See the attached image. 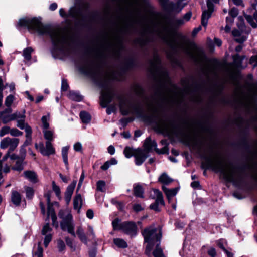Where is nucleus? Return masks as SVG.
<instances>
[{
	"label": "nucleus",
	"mask_w": 257,
	"mask_h": 257,
	"mask_svg": "<svg viewBox=\"0 0 257 257\" xmlns=\"http://www.w3.org/2000/svg\"><path fill=\"white\" fill-rule=\"evenodd\" d=\"M18 25L21 27H26L30 32H36L40 35L50 36L53 44L52 53L57 57L68 56L71 52V46L67 36L61 30L52 29L44 26L41 19L37 18H25L19 20Z\"/></svg>",
	"instance_id": "nucleus-1"
},
{
	"label": "nucleus",
	"mask_w": 257,
	"mask_h": 257,
	"mask_svg": "<svg viewBox=\"0 0 257 257\" xmlns=\"http://www.w3.org/2000/svg\"><path fill=\"white\" fill-rule=\"evenodd\" d=\"M145 103L149 114L144 112V109L140 104L132 105L128 108L124 109L122 105L120 106V110L123 115H127L131 112L136 114L138 117L143 119L149 123H154L156 124L162 123V119L160 117L159 112L154 104V99H148L145 98Z\"/></svg>",
	"instance_id": "nucleus-2"
},
{
	"label": "nucleus",
	"mask_w": 257,
	"mask_h": 257,
	"mask_svg": "<svg viewBox=\"0 0 257 257\" xmlns=\"http://www.w3.org/2000/svg\"><path fill=\"white\" fill-rule=\"evenodd\" d=\"M150 70L158 81L159 86L157 91L158 95L160 96L163 101H166L170 97V94L167 88L169 80L166 71L161 67L160 60L158 57H154L153 60L151 61Z\"/></svg>",
	"instance_id": "nucleus-3"
},
{
	"label": "nucleus",
	"mask_w": 257,
	"mask_h": 257,
	"mask_svg": "<svg viewBox=\"0 0 257 257\" xmlns=\"http://www.w3.org/2000/svg\"><path fill=\"white\" fill-rule=\"evenodd\" d=\"M206 162L208 167L216 172L221 173L227 182L235 183L237 181L239 173L235 166H231L228 168L222 161L217 159L207 158Z\"/></svg>",
	"instance_id": "nucleus-4"
},
{
	"label": "nucleus",
	"mask_w": 257,
	"mask_h": 257,
	"mask_svg": "<svg viewBox=\"0 0 257 257\" xmlns=\"http://www.w3.org/2000/svg\"><path fill=\"white\" fill-rule=\"evenodd\" d=\"M142 235L145 242L148 243L146 247L145 253L150 256L151 251L155 244L160 243L162 233L160 231L158 232L157 229L154 226H150L143 231Z\"/></svg>",
	"instance_id": "nucleus-5"
},
{
	"label": "nucleus",
	"mask_w": 257,
	"mask_h": 257,
	"mask_svg": "<svg viewBox=\"0 0 257 257\" xmlns=\"http://www.w3.org/2000/svg\"><path fill=\"white\" fill-rule=\"evenodd\" d=\"M58 216L62 220L60 223L61 229L64 231L67 230L73 236L75 237L76 233L74 230V225L71 214L68 210H62L59 211Z\"/></svg>",
	"instance_id": "nucleus-6"
},
{
	"label": "nucleus",
	"mask_w": 257,
	"mask_h": 257,
	"mask_svg": "<svg viewBox=\"0 0 257 257\" xmlns=\"http://www.w3.org/2000/svg\"><path fill=\"white\" fill-rule=\"evenodd\" d=\"M80 71L83 74L92 78H95L99 75V69L93 61H87L80 68Z\"/></svg>",
	"instance_id": "nucleus-7"
},
{
	"label": "nucleus",
	"mask_w": 257,
	"mask_h": 257,
	"mask_svg": "<svg viewBox=\"0 0 257 257\" xmlns=\"http://www.w3.org/2000/svg\"><path fill=\"white\" fill-rule=\"evenodd\" d=\"M59 12L60 16L65 19L71 18L75 21H79L82 17V11L79 7H72L68 13H66L64 9L61 8Z\"/></svg>",
	"instance_id": "nucleus-8"
},
{
	"label": "nucleus",
	"mask_w": 257,
	"mask_h": 257,
	"mask_svg": "<svg viewBox=\"0 0 257 257\" xmlns=\"http://www.w3.org/2000/svg\"><path fill=\"white\" fill-rule=\"evenodd\" d=\"M108 42L102 43L94 49V55L95 59L99 62H102L106 58V52L108 50Z\"/></svg>",
	"instance_id": "nucleus-9"
},
{
	"label": "nucleus",
	"mask_w": 257,
	"mask_h": 257,
	"mask_svg": "<svg viewBox=\"0 0 257 257\" xmlns=\"http://www.w3.org/2000/svg\"><path fill=\"white\" fill-rule=\"evenodd\" d=\"M35 146L43 156H49L55 153V148L53 147L51 142L46 141L45 148L43 143H36Z\"/></svg>",
	"instance_id": "nucleus-10"
},
{
	"label": "nucleus",
	"mask_w": 257,
	"mask_h": 257,
	"mask_svg": "<svg viewBox=\"0 0 257 257\" xmlns=\"http://www.w3.org/2000/svg\"><path fill=\"white\" fill-rule=\"evenodd\" d=\"M113 93L110 87L104 88L101 92L100 97L101 105L106 107L112 101Z\"/></svg>",
	"instance_id": "nucleus-11"
},
{
	"label": "nucleus",
	"mask_w": 257,
	"mask_h": 257,
	"mask_svg": "<svg viewBox=\"0 0 257 257\" xmlns=\"http://www.w3.org/2000/svg\"><path fill=\"white\" fill-rule=\"evenodd\" d=\"M207 9L204 10L201 16V25L206 27L208 24V20L211 17L214 11V4L211 0H207Z\"/></svg>",
	"instance_id": "nucleus-12"
},
{
	"label": "nucleus",
	"mask_w": 257,
	"mask_h": 257,
	"mask_svg": "<svg viewBox=\"0 0 257 257\" xmlns=\"http://www.w3.org/2000/svg\"><path fill=\"white\" fill-rule=\"evenodd\" d=\"M171 34V28L167 24H162L158 30V36L167 43H169V39Z\"/></svg>",
	"instance_id": "nucleus-13"
},
{
	"label": "nucleus",
	"mask_w": 257,
	"mask_h": 257,
	"mask_svg": "<svg viewBox=\"0 0 257 257\" xmlns=\"http://www.w3.org/2000/svg\"><path fill=\"white\" fill-rule=\"evenodd\" d=\"M122 231L126 234L133 237L137 234V226L135 223L131 221H126L122 223Z\"/></svg>",
	"instance_id": "nucleus-14"
},
{
	"label": "nucleus",
	"mask_w": 257,
	"mask_h": 257,
	"mask_svg": "<svg viewBox=\"0 0 257 257\" xmlns=\"http://www.w3.org/2000/svg\"><path fill=\"white\" fill-rule=\"evenodd\" d=\"M257 6V0H255V3L252 5V8L248 10L249 11L253 10V16L249 14H244V16L248 22V23L254 28L257 27V11L256 10V7Z\"/></svg>",
	"instance_id": "nucleus-15"
},
{
	"label": "nucleus",
	"mask_w": 257,
	"mask_h": 257,
	"mask_svg": "<svg viewBox=\"0 0 257 257\" xmlns=\"http://www.w3.org/2000/svg\"><path fill=\"white\" fill-rule=\"evenodd\" d=\"M134 156L135 158V164L136 165H142L145 160L149 156L148 153L145 150L138 149L135 151Z\"/></svg>",
	"instance_id": "nucleus-16"
},
{
	"label": "nucleus",
	"mask_w": 257,
	"mask_h": 257,
	"mask_svg": "<svg viewBox=\"0 0 257 257\" xmlns=\"http://www.w3.org/2000/svg\"><path fill=\"white\" fill-rule=\"evenodd\" d=\"M52 228L50 227L48 223H46L43 227L42 230V234L45 235L44 244L45 247H47L52 240L51 234Z\"/></svg>",
	"instance_id": "nucleus-17"
},
{
	"label": "nucleus",
	"mask_w": 257,
	"mask_h": 257,
	"mask_svg": "<svg viewBox=\"0 0 257 257\" xmlns=\"http://www.w3.org/2000/svg\"><path fill=\"white\" fill-rule=\"evenodd\" d=\"M25 118L17 120V126L21 130L24 129L26 132V137L31 140L32 132V128L27 123H25Z\"/></svg>",
	"instance_id": "nucleus-18"
},
{
	"label": "nucleus",
	"mask_w": 257,
	"mask_h": 257,
	"mask_svg": "<svg viewBox=\"0 0 257 257\" xmlns=\"http://www.w3.org/2000/svg\"><path fill=\"white\" fill-rule=\"evenodd\" d=\"M157 143L154 140H152L150 137L147 138L144 143V150L147 153L154 150L155 151L157 149Z\"/></svg>",
	"instance_id": "nucleus-19"
},
{
	"label": "nucleus",
	"mask_w": 257,
	"mask_h": 257,
	"mask_svg": "<svg viewBox=\"0 0 257 257\" xmlns=\"http://www.w3.org/2000/svg\"><path fill=\"white\" fill-rule=\"evenodd\" d=\"M76 184V182H73L67 187L66 191L65 193V199L67 204H69L71 201V196L73 194Z\"/></svg>",
	"instance_id": "nucleus-20"
},
{
	"label": "nucleus",
	"mask_w": 257,
	"mask_h": 257,
	"mask_svg": "<svg viewBox=\"0 0 257 257\" xmlns=\"http://www.w3.org/2000/svg\"><path fill=\"white\" fill-rule=\"evenodd\" d=\"M83 203L81 195L80 194H76L73 199V207L74 209L79 212L82 207Z\"/></svg>",
	"instance_id": "nucleus-21"
},
{
	"label": "nucleus",
	"mask_w": 257,
	"mask_h": 257,
	"mask_svg": "<svg viewBox=\"0 0 257 257\" xmlns=\"http://www.w3.org/2000/svg\"><path fill=\"white\" fill-rule=\"evenodd\" d=\"M162 188L164 193H165L169 201H170L172 197H173L176 195L178 192V189L177 188L170 189L167 188L165 186H163Z\"/></svg>",
	"instance_id": "nucleus-22"
},
{
	"label": "nucleus",
	"mask_w": 257,
	"mask_h": 257,
	"mask_svg": "<svg viewBox=\"0 0 257 257\" xmlns=\"http://www.w3.org/2000/svg\"><path fill=\"white\" fill-rule=\"evenodd\" d=\"M11 201L12 203L16 206L20 205L21 202V195L17 191H12L11 194Z\"/></svg>",
	"instance_id": "nucleus-23"
},
{
	"label": "nucleus",
	"mask_w": 257,
	"mask_h": 257,
	"mask_svg": "<svg viewBox=\"0 0 257 257\" xmlns=\"http://www.w3.org/2000/svg\"><path fill=\"white\" fill-rule=\"evenodd\" d=\"M25 177L33 183L38 182L37 175L36 173L32 171H26L24 172Z\"/></svg>",
	"instance_id": "nucleus-24"
},
{
	"label": "nucleus",
	"mask_w": 257,
	"mask_h": 257,
	"mask_svg": "<svg viewBox=\"0 0 257 257\" xmlns=\"http://www.w3.org/2000/svg\"><path fill=\"white\" fill-rule=\"evenodd\" d=\"M44 137L46 141L52 142L54 138V129L49 128L42 130Z\"/></svg>",
	"instance_id": "nucleus-25"
},
{
	"label": "nucleus",
	"mask_w": 257,
	"mask_h": 257,
	"mask_svg": "<svg viewBox=\"0 0 257 257\" xmlns=\"http://www.w3.org/2000/svg\"><path fill=\"white\" fill-rule=\"evenodd\" d=\"M49 217L51 218L52 224L53 225H56V226H58L56 215L55 214L54 208L51 206L50 205H48L47 217Z\"/></svg>",
	"instance_id": "nucleus-26"
},
{
	"label": "nucleus",
	"mask_w": 257,
	"mask_h": 257,
	"mask_svg": "<svg viewBox=\"0 0 257 257\" xmlns=\"http://www.w3.org/2000/svg\"><path fill=\"white\" fill-rule=\"evenodd\" d=\"M69 147L65 146L62 148L61 154L63 159V161L65 164L66 168L68 170L69 169V164L68 160V152Z\"/></svg>",
	"instance_id": "nucleus-27"
},
{
	"label": "nucleus",
	"mask_w": 257,
	"mask_h": 257,
	"mask_svg": "<svg viewBox=\"0 0 257 257\" xmlns=\"http://www.w3.org/2000/svg\"><path fill=\"white\" fill-rule=\"evenodd\" d=\"M69 98L73 101L80 102L82 100L83 96L79 92L71 91L68 94Z\"/></svg>",
	"instance_id": "nucleus-28"
},
{
	"label": "nucleus",
	"mask_w": 257,
	"mask_h": 257,
	"mask_svg": "<svg viewBox=\"0 0 257 257\" xmlns=\"http://www.w3.org/2000/svg\"><path fill=\"white\" fill-rule=\"evenodd\" d=\"M134 193L136 197L143 198L144 190L143 187L139 184L134 185Z\"/></svg>",
	"instance_id": "nucleus-29"
},
{
	"label": "nucleus",
	"mask_w": 257,
	"mask_h": 257,
	"mask_svg": "<svg viewBox=\"0 0 257 257\" xmlns=\"http://www.w3.org/2000/svg\"><path fill=\"white\" fill-rule=\"evenodd\" d=\"M76 234L78 235L80 240L84 244H87V237L85 235L83 229L81 227H78L76 231Z\"/></svg>",
	"instance_id": "nucleus-30"
},
{
	"label": "nucleus",
	"mask_w": 257,
	"mask_h": 257,
	"mask_svg": "<svg viewBox=\"0 0 257 257\" xmlns=\"http://www.w3.org/2000/svg\"><path fill=\"white\" fill-rule=\"evenodd\" d=\"M153 191L156 197L155 202L158 205L159 204L164 205V201L163 200L162 193L159 190L156 189H153Z\"/></svg>",
	"instance_id": "nucleus-31"
},
{
	"label": "nucleus",
	"mask_w": 257,
	"mask_h": 257,
	"mask_svg": "<svg viewBox=\"0 0 257 257\" xmlns=\"http://www.w3.org/2000/svg\"><path fill=\"white\" fill-rule=\"evenodd\" d=\"M159 181L164 184L168 185L173 181V179L171 178L166 173H163L159 177Z\"/></svg>",
	"instance_id": "nucleus-32"
},
{
	"label": "nucleus",
	"mask_w": 257,
	"mask_h": 257,
	"mask_svg": "<svg viewBox=\"0 0 257 257\" xmlns=\"http://www.w3.org/2000/svg\"><path fill=\"white\" fill-rule=\"evenodd\" d=\"M153 255L154 257H165L163 250L160 247V243L156 244V248L153 252Z\"/></svg>",
	"instance_id": "nucleus-33"
},
{
	"label": "nucleus",
	"mask_w": 257,
	"mask_h": 257,
	"mask_svg": "<svg viewBox=\"0 0 257 257\" xmlns=\"http://www.w3.org/2000/svg\"><path fill=\"white\" fill-rule=\"evenodd\" d=\"M80 117L84 123H88L91 120L90 115L86 111H81L79 114Z\"/></svg>",
	"instance_id": "nucleus-34"
},
{
	"label": "nucleus",
	"mask_w": 257,
	"mask_h": 257,
	"mask_svg": "<svg viewBox=\"0 0 257 257\" xmlns=\"http://www.w3.org/2000/svg\"><path fill=\"white\" fill-rule=\"evenodd\" d=\"M33 51V49L31 47H28L24 49L23 53V56L24 58L28 61L30 60L31 59V54Z\"/></svg>",
	"instance_id": "nucleus-35"
},
{
	"label": "nucleus",
	"mask_w": 257,
	"mask_h": 257,
	"mask_svg": "<svg viewBox=\"0 0 257 257\" xmlns=\"http://www.w3.org/2000/svg\"><path fill=\"white\" fill-rule=\"evenodd\" d=\"M114 243L118 247L125 248L127 247L126 242L121 238H115L113 240Z\"/></svg>",
	"instance_id": "nucleus-36"
},
{
	"label": "nucleus",
	"mask_w": 257,
	"mask_h": 257,
	"mask_svg": "<svg viewBox=\"0 0 257 257\" xmlns=\"http://www.w3.org/2000/svg\"><path fill=\"white\" fill-rule=\"evenodd\" d=\"M24 158H19L17 160L16 164L12 167L14 170L21 171L23 169V162Z\"/></svg>",
	"instance_id": "nucleus-37"
},
{
	"label": "nucleus",
	"mask_w": 257,
	"mask_h": 257,
	"mask_svg": "<svg viewBox=\"0 0 257 257\" xmlns=\"http://www.w3.org/2000/svg\"><path fill=\"white\" fill-rule=\"evenodd\" d=\"M19 143V139L18 138H11L9 152H11L13 151L18 146Z\"/></svg>",
	"instance_id": "nucleus-38"
},
{
	"label": "nucleus",
	"mask_w": 257,
	"mask_h": 257,
	"mask_svg": "<svg viewBox=\"0 0 257 257\" xmlns=\"http://www.w3.org/2000/svg\"><path fill=\"white\" fill-rule=\"evenodd\" d=\"M25 113V110H24L23 111V113H20V112L17 111V112L14 113L13 114H12V118H11V119H13V120H17V121L19 119H23L24 118L26 117Z\"/></svg>",
	"instance_id": "nucleus-39"
},
{
	"label": "nucleus",
	"mask_w": 257,
	"mask_h": 257,
	"mask_svg": "<svg viewBox=\"0 0 257 257\" xmlns=\"http://www.w3.org/2000/svg\"><path fill=\"white\" fill-rule=\"evenodd\" d=\"M49 120V116L48 115L43 116L41 118V121L42 123V130L49 128L50 127L49 123L48 122Z\"/></svg>",
	"instance_id": "nucleus-40"
},
{
	"label": "nucleus",
	"mask_w": 257,
	"mask_h": 257,
	"mask_svg": "<svg viewBox=\"0 0 257 257\" xmlns=\"http://www.w3.org/2000/svg\"><path fill=\"white\" fill-rule=\"evenodd\" d=\"M244 58V56H240L239 54H237L233 56V62L237 66L240 65H241Z\"/></svg>",
	"instance_id": "nucleus-41"
},
{
	"label": "nucleus",
	"mask_w": 257,
	"mask_h": 257,
	"mask_svg": "<svg viewBox=\"0 0 257 257\" xmlns=\"http://www.w3.org/2000/svg\"><path fill=\"white\" fill-rule=\"evenodd\" d=\"M11 138L9 137H6L3 139L0 143V147L2 149H6L9 147L10 143L11 141Z\"/></svg>",
	"instance_id": "nucleus-42"
},
{
	"label": "nucleus",
	"mask_w": 257,
	"mask_h": 257,
	"mask_svg": "<svg viewBox=\"0 0 257 257\" xmlns=\"http://www.w3.org/2000/svg\"><path fill=\"white\" fill-rule=\"evenodd\" d=\"M113 229L115 230H121L122 223H120V220L118 218L115 219L112 222Z\"/></svg>",
	"instance_id": "nucleus-43"
},
{
	"label": "nucleus",
	"mask_w": 257,
	"mask_h": 257,
	"mask_svg": "<svg viewBox=\"0 0 257 257\" xmlns=\"http://www.w3.org/2000/svg\"><path fill=\"white\" fill-rule=\"evenodd\" d=\"M123 153L126 158H130L134 156L135 151L130 147H126L124 149Z\"/></svg>",
	"instance_id": "nucleus-44"
},
{
	"label": "nucleus",
	"mask_w": 257,
	"mask_h": 257,
	"mask_svg": "<svg viewBox=\"0 0 257 257\" xmlns=\"http://www.w3.org/2000/svg\"><path fill=\"white\" fill-rule=\"evenodd\" d=\"M25 191L26 197L28 199H32L34 194V191L33 188L30 187H26Z\"/></svg>",
	"instance_id": "nucleus-45"
},
{
	"label": "nucleus",
	"mask_w": 257,
	"mask_h": 257,
	"mask_svg": "<svg viewBox=\"0 0 257 257\" xmlns=\"http://www.w3.org/2000/svg\"><path fill=\"white\" fill-rule=\"evenodd\" d=\"M12 114H6L4 115H0V118L1 119V120L2 122L4 124H6L8 123L9 122L13 120V119H11Z\"/></svg>",
	"instance_id": "nucleus-46"
},
{
	"label": "nucleus",
	"mask_w": 257,
	"mask_h": 257,
	"mask_svg": "<svg viewBox=\"0 0 257 257\" xmlns=\"http://www.w3.org/2000/svg\"><path fill=\"white\" fill-rule=\"evenodd\" d=\"M14 97L13 95L10 94L8 95L5 99V104L7 107H11L12 104L13 102Z\"/></svg>",
	"instance_id": "nucleus-47"
},
{
	"label": "nucleus",
	"mask_w": 257,
	"mask_h": 257,
	"mask_svg": "<svg viewBox=\"0 0 257 257\" xmlns=\"http://www.w3.org/2000/svg\"><path fill=\"white\" fill-rule=\"evenodd\" d=\"M217 244L219 247L224 251L226 248L225 247L227 246V242L223 239H220L217 241Z\"/></svg>",
	"instance_id": "nucleus-48"
},
{
	"label": "nucleus",
	"mask_w": 257,
	"mask_h": 257,
	"mask_svg": "<svg viewBox=\"0 0 257 257\" xmlns=\"http://www.w3.org/2000/svg\"><path fill=\"white\" fill-rule=\"evenodd\" d=\"M105 183L104 181H98L97 183V190L100 192L105 191Z\"/></svg>",
	"instance_id": "nucleus-49"
},
{
	"label": "nucleus",
	"mask_w": 257,
	"mask_h": 257,
	"mask_svg": "<svg viewBox=\"0 0 257 257\" xmlns=\"http://www.w3.org/2000/svg\"><path fill=\"white\" fill-rule=\"evenodd\" d=\"M52 188L53 191L55 193L56 195L59 198L60 197L61 191L60 187L57 186L54 181L52 182Z\"/></svg>",
	"instance_id": "nucleus-50"
},
{
	"label": "nucleus",
	"mask_w": 257,
	"mask_h": 257,
	"mask_svg": "<svg viewBox=\"0 0 257 257\" xmlns=\"http://www.w3.org/2000/svg\"><path fill=\"white\" fill-rule=\"evenodd\" d=\"M23 132H21L16 128H11L10 135L12 136L17 137L22 135Z\"/></svg>",
	"instance_id": "nucleus-51"
},
{
	"label": "nucleus",
	"mask_w": 257,
	"mask_h": 257,
	"mask_svg": "<svg viewBox=\"0 0 257 257\" xmlns=\"http://www.w3.org/2000/svg\"><path fill=\"white\" fill-rule=\"evenodd\" d=\"M11 128L8 126H5L2 127L0 130V137H3L9 133L10 134Z\"/></svg>",
	"instance_id": "nucleus-52"
},
{
	"label": "nucleus",
	"mask_w": 257,
	"mask_h": 257,
	"mask_svg": "<svg viewBox=\"0 0 257 257\" xmlns=\"http://www.w3.org/2000/svg\"><path fill=\"white\" fill-rule=\"evenodd\" d=\"M65 241L67 245L72 249V251L75 250V245L73 244V241L68 237L65 238Z\"/></svg>",
	"instance_id": "nucleus-53"
},
{
	"label": "nucleus",
	"mask_w": 257,
	"mask_h": 257,
	"mask_svg": "<svg viewBox=\"0 0 257 257\" xmlns=\"http://www.w3.org/2000/svg\"><path fill=\"white\" fill-rule=\"evenodd\" d=\"M148 42L147 38L140 37L136 39V42L141 46H145Z\"/></svg>",
	"instance_id": "nucleus-54"
},
{
	"label": "nucleus",
	"mask_w": 257,
	"mask_h": 257,
	"mask_svg": "<svg viewBox=\"0 0 257 257\" xmlns=\"http://www.w3.org/2000/svg\"><path fill=\"white\" fill-rule=\"evenodd\" d=\"M57 246L59 252L63 251L65 248V243L62 240H59L58 241Z\"/></svg>",
	"instance_id": "nucleus-55"
},
{
	"label": "nucleus",
	"mask_w": 257,
	"mask_h": 257,
	"mask_svg": "<svg viewBox=\"0 0 257 257\" xmlns=\"http://www.w3.org/2000/svg\"><path fill=\"white\" fill-rule=\"evenodd\" d=\"M133 209L136 212L141 211L144 209V208L140 204H134L133 205Z\"/></svg>",
	"instance_id": "nucleus-56"
},
{
	"label": "nucleus",
	"mask_w": 257,
	"mask_h": 257,
	"mask_svg": "<svg viewBox=\"0 0 257 257\" xmlns=\"http://www.w3.org/2000/svg\"><path fill=\"white\" fill-rule=\"evenodd\" d=\"M133 119L131 118H124L120 120V123L121 125L124 127L126 126L128 123L131 122Z\"/></svg>",
	"instance_id": "nucleus-57"
},
{
	"label": "nucleus",
	"mask_w": 257,
	"mask_h": 257,
	"mask_svg": "<svg viewBox=\"0 0 257 257\" xmlns=\"http://www.w3.org/2000/svg\"><path fill=\"white\" fill-rule=\"evenodd\" d=\"M238 14V9L235 7L232 8L229 11V15L233 18H235Z\"/></svg>",
	"instance_id": "nucleus-58"
},
{
	"label": "nucleus",
	"mask_w": 257,
	"mask_h": 257,
	"mask_svg": "<svg viewBox=\"0 0 257 257\" xmlns=\"http://www.w3.org/2000/svg\"><path fill=\"white\" fill-rule=\"evenodd\" d=\"M249 63L253 67L257 66V55L252 56L250 58Z\"/></svg>",
	"instance_id": "nucleus-59"
},
{
	"label": "nucleus",
	"mask_w": 257,
	"mask_h": 257,
	"mask_svg": "<svg viewBox=\"0 0 257 257\" xmlns=\"http://www.w3.org/2000/svg\"><path fill=\"white\" fill-rule=\"evenodd\" d=\"M69 87V85L67 82V80L65 79H62L61 83V90L62 91H66Z\"/></svg>",
	"instance_id": "nucleus-60"
},
{
	"label": "nucleus",
	"mask_w": 257,
	"mask_h": 257,
	"mask_svg": "<svg viewBox=\"0 0 257 257\" xmlns=\"http://www.w3.org/2000/svg\"><path fill=\"white\" fill-rule=\"evenodd\" d=\"M43 248L40 246V243H39L37 251L35 252V255L37 257H43Z\"/></svg>",
	"instance_id": "nucleus-61"
},
{
	"label": "nucleus",
	"mask_w": 257,
	"mask_h": 257,
	"mask_svg": "<svg viewBox=\"0 0 257 257\" xmlns=\"http://www.w3.org/2000/svg\"><path fill=\"white\" fill-rule=\"evenodd\" d=\"M156 152L158 154H165L168 153V149L167 146H164L162 149L161 150L158 149L157 148Z\"/></svg>",
	"instance_id": "nucleus-62"
},
{
	"label": "nucleus",
	"mask_w": 257,
	"mask_h": 257,
	"mask_svg": "<svg viewBox=\"0 0 257 257\" xmlns=\"http://www.w3.org/2000/svg\"><path fill=\"white\" fill-rule=\"evenodd\" d=\"M208 254L209 255H210L211 257H215L216 255V250L214 248H210L208 250Z\"/></svg>",
	"instance_id": "nucleus-63"
},
{
	"label": "nucleus",
	"mask_w": 257,
	"mask_h": 257,
	"mask_svg": "<svg viewBox=\"0 0 257 257\" xmlns=\"http://www.w3.org/2000/svg\"><path fill=\"white\" fill-rule=\"evenodd\" d=\"M192 16V13L191 12H188L186 13L183 16V18L186 21V22L189 21L191 19Z\"/></svg>",
	"instance_id": "nucleus-64"
}]
</instances>
